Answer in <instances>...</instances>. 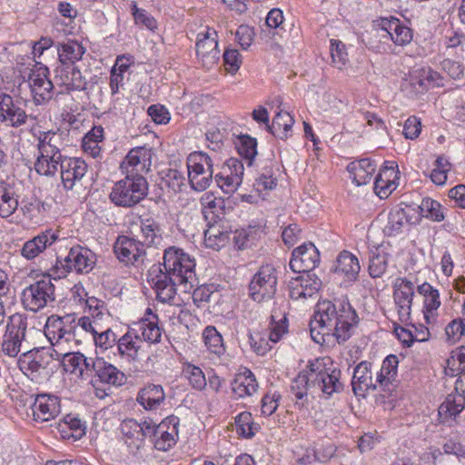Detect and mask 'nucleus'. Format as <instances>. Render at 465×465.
Masks as SVG:
<instances>
[{
	"label": "nucleus",
	"instance_id": "a19ab883",
	"mask_svg": "<svg viewBox=\"0 0 465 465\" xmlns=\"http://www.w3.org/2000/svg\"><path fill=\"white\" fill-rule=\"evenodd\" d=\"M202 213L204 219L210 223H215L223 213L224 202L222 198H217L213 193H205L200 199Z\"/></svg>",
	"mask_w": 465,
	"mask_h": 465
},
{
	"label": "nucleus",
	"instance_id": "0eeeda50",
	"mask_svg": "<svg viewBox=\"0 0 465 465\" xmlns=\"http://www.w3.org/2000/svg\"><path fill=\"white\" fill-rule=\"evenodd\" d=\"M213 163L205 153L194 152L187 157L188 180L192 189L204 191L213 181Z\"/></svg>",
	"mask_w": 465,
	"mask_h": 465
},
{
	"label": "nucleus",
	"instance_id": "bb28decb",
	"mask_svg": "<svg viewBox=\"0 0 465 465\" xmlns=\"http://www.w3.org/2000/svg\"><path fill=\"white\" fill-rule=\"evenodd\" d=\"M54 81L66 90H84L85 78L74 64H59L54 70Z\"/></svg>",
	"mask_w": 465,
	"mask_h": 465
},
{
	"label": "nucleus",
	"instance_id": "bf43d9fd",
	"mask_svg": "<svg viewBox=\"0 0 465 465\" xmlns=\"http://www.w3.org/2000/svg\"><path fill=\"white\" fill-rule=\"evenodd\" d=\"M183 372L190 384L194 389L202 391L206 387L207 381L205 375L199 367L188 364L184 367Z\"/></svg>",
	"mask_w": 465,
	"mask_h": 465
},
{
	"label": "nucleus",
	"instance_id": "c9c22d12",
	"mask_svg": "<svg viewBox=\"0 0 465 465\" xmlns=\"http://www.w3.org/2000/svg\"><path fill=\"white\" fill-rule=\"evenodd\" d=\"M417 291L423 297L424 318L429 322L430 317H434L437 314L441 304L440 292L428 282L419 285Z\"/></svg>",
	"mask_w": 465,
	"mask_h": 465
},
{
	"label": "nucleus",
	"instance_id": "39448f33",
	"mask_svg": "<svg viewBox=\"0 0 465 465\" xmlns=\"http://www.w3.org/2000/svg\"><path fill=\"white\" fill-rule=\"evenodd\" d=\"M179 419L171 416L156 424L152 420H145L139 424L143 436L153 443L155 449L167 451L173 447L178 437Z\"/></svg>",
	"mask_w": 465,
	"mask_h": 465
},
{
	"label": "nucleus",
	"instance_id": "5fc2aeb1",
	"mask_svg": "<svg viewBox=\"0 0 465 465\" xmlns=\"http://www.w3.org/2000/svg\"><path fill=\"white\" fill-rule=\"evenodd\" d=\"M376 253H372L370 257L369 274L372 278L381 277L388 267V254L384 251L376 250Z\"/></svg>",
	"mask_w": 465,
	"mask_h": 465
},
{
	"label": "nucleus",
	"instance_id": "0e129e2a",
	"mask_svg": "<svg viewBox=\"0 0 465 465\" xmlns=\"http://www.w3.org/2000/svg\"><path fill=\"white\" fill-rule=\"evenodd\" d=\"M225 70L234 74L242 64V56L235 49L226 50L223 54Z\"/></svg>",
	"mask_w": 465,
	"mask_h": 465
},
{
	"label": "nucleus",
	"instance_id": "09e8293b",
	"mask_svg": "<svg viewBox=\"0 0 465 465\" xmlns=\"http://www.w3.org/2000/svg\"><path fill=\"white\" fill-rule=\"evenodd\" d=\"M260 430V425L253 422L251 412L243 411L235 417V430L244 437L252 438Z\"/></svg>",
	"mask_w": 465,
	"mask_h": 465
},
{
	"label": "nucleus",
	"instance_id": "7ed1b4c3",
	"mask_svg": "<svg viewBox=\"0 0 465 465\" xmlns=\"http://www.w3.org/2000/svg\"><path fill=\"white\" fill-rule=\"evenodd\" d=\"M45 334L55 352L60 351H72L80 342L79 334L76 333V325L69 315L59 317L51 315L45 325Z\"/></svg>",
	"mask_w": 465,
	"mask_h": 465
},
{
	"label": "nucleus",
	"instance_id": "b1692460",
	"mask_svg": "<svg viewBox=\"0 0 465 465\" xmlns=\"http://www.w3.org/2000/svg\"><path fill=\"white\" fill-rule=\"evenodd\" d=\"M61 179L66 190H72L87 172V163L80 158H64L60 164Z\"/></svg>",
	"mask_w": 465,
	"mask_h": 465
},
{
	"label": "nucleus",
	"instance_id": "412c9836",
	"mask_svg": "<svg viewBox=\"0 0 465 465\" xmlns=\"http://www.w3.org/2000/svg\"><path fill=\"white\" fill-rule=\"evenodd\" d=\"M302 274L290 281V297L292 300H306L314 296L322 287V281L311 272Z\"/></svg>",
	"mask_w": 465,
	"mask_h": 465
},
{
	"label": "nucleus",
	"instance_id": "a211bd4d",
	"mask_svg": "<svg viewBox=\"0 0 465 465\" xmlns=\"http://www.w3.org/2000/svg\"><path fill=\"white\" fill-rule=\"evenodd\" d=\"M320 262V252L312 242L295 248L290 261V267L295 272H311Z\"/></svg>",
	"mask_w": 465,
	"mask_h": 465
},
{
	"label": "nucleus",
	"instance_id": "c85d7f7f",
	"mask_svg": "<svg viewBox=\"0 0 465 465\" xmlns=\"http://www.w3.org/2000/svg\"><path fill=\"white\" fill-rule=\"evenodd\" d=\"M38 143L37 148L39 153H44L45 156L53 155L63 158L61 154V147L64 145L63 133L59 131H38L34 133Z\"/></svg>",
	"mask_w": 465,
	"mask_h": 465
},
{
	"label": "nucleus",
	"instance_id": "c03bdc74",
	"mask_svg": "<svg viewBox=\"0 0 465 465\" xmlns=\"http://www.w3.org/2000/svg\"><path fill=\"white\" fill-rule=\"evenodd\" d=\"M396 177L394 166L385 167L380 172L374 182V190L380 198H387L396 189Z\"/></svg>",
	"mask_w": 465,
	"mask_h": 465
},
{
	"label": "nucleus",
	"instance_id": "20e7f679",
	"mask_svg": "<svg viewBox=\"0 0 465 465\" xmlns=\"http://www.w3.org/2000/svg\"><path fill=\"white\" fill-rule=\"evenodd\" d=\"M309 370L312 387L320 390L328 397L342 391L341 371L333 367L330 358H318L310 361Z\"/></svg>",
	"mask_w": 465,
	"mask_h": 465
},
{
	"label": "nucleus",
	"instance_id": "3c124183",
	"mask_svg": "<svg viewBox=\"0 0 465 465\" xmlns=\"http://www.w3.org/2000/svg\"><path fill=\"white\" fill-rule=\"evenodd\" d=\"M140 228L145 244H156L160 241L161 228L154 219L151 217L141 219Z\"/></svg>",
	"mask_w": 465,
	"mask_h": 465
},
{
	"label": "nucleus",
	"instance_id": "864d4df0",
	"mask_svg": "<svg viewBox=\"0 0 465 465\" xmlns=\"http://www.w3.org/2000/svg\"><path fill=\"white\" fill-rule=\"evenodd\" d=\"M419 208L421 214L431 221L441 222L445 218L441 204L431 198H424Z\"/></svg>",
	"mask_w": 465,
	"mask_h": 465
},
{
	"label": "nucleus",
	"instance_id": "7c9ffc66",
	"mask_svg": "<svg viewBox=\"0 0 465 465\" xmlns=\"http://www.w3.org/2000/svg\"><path fill=\"white\" fill-rule=\"evenodd\" d=\"M27 114L25 112L15 104L12 96L9 94H0V120L8 122L13 127H18L25 124Z\"/></svg>",
	"mask_w": 465,
	"mask_h": 465
},
{
	"label": "nucleus",
	"instance_id": "6e6552de",
	"mask_svg": "<svg viewBox=\"0 0 465 465\" xmlns=\"http://www.w3.org/2000/svg\"><path fill=\"white\" fill-rule=\"evenodd\" d=\"M55 288L49 276L30 284L24 289L21 300L24 307L31 312H38L55 300Z\"/></svg>",
	"mask_w": 465,
	"mask_h": 465
},
{
	"label": "nucleus",
	"instance_id": "13d9d810",
	"mask_svg": "<svg viewBox=\"0 0 465 465\" xmlns=\"http://www.w3.org/2000/svg\"><path fill=\"white\" fill-rule=\"evenodd\" d=\"M330 50L332 64L340 70L342 69L348 62L345 45L340 40L331 39Z\"/></svg>",
	"mask_w": 465,
	"mask_h": 465
},
{
	"label": "nucleus",
	"instance_id": "72a5a7b5",
	"mask_svg": "<svg viewBox=\"0 0 465 465\" xmlns=\"http://www.w3.org/2000/svg\"><path fill=\"white\" fill-rule=\"evenodd\" d=\"M93 369L95 376L103 383L121 386L126 381V377L123 371L113 364L104 361L103 359L96 358L95 361L93 362Z\"/></svg>",
	"mask_w": 465,
	"mask_h": 465
},
{
	"label": "nucleus",
	"instance_id": "79ce46f5",
	"mask_svg": "<svg viewBox=\"0 0 465 465\" xmlns=\"http://www.w3.org/2000/svg\"><path fill=\"white\" fill-rule=\"evenodd\" d=\"M361 266L358 258L350 252H341L336 260L334 272L344 274L349 280L355 281Z\"/></svg>",
	"mask_w": 465,
	"mask_h": 465
},
{
	"label": "nucleus",
	"instance_id": "ea45409f",
	"mask_svg": "<svg viewBox=\"0 0 465 465\" xmlns=\"http://www.w3.org/2000/svg\"><path fill=\"white\" fill-rule=\"evenodd\" d=\"M375 169V164L370 159H361L348 165V171L357 185L370 183Z\"/></svg>",
	"mask_w": 465,
	"mask_h": 465
},
{
	"label": "nucleus",
	"instance_id": "f257e3e1",
	"mask_svg": "<svg viewBox=\"0 0 465 465\" xmlns=\"http://www.w3.org/2000/svg\"><path fill=\"white\" fill-rule=\"evenodd\" d=\"M357 323L358 315L350 302L321 301L310 322L311 335L318 343L325 341L324 336H332L341 344L351 338Z\"/></svg>",
	"mask_w": 465,
	"mask_h": 465
},
{
	"label": "nucleus",
	"instance_id": "cd10ccee",
	"mask_svg": "<svg viewBox=\"0 0 465 465\" xmlns=\"http://www.w3.org/2000/svg\"><path fill=\"white\" fill-rule=\"evenodd\" d=\"M32 411L35 420L47 421L59 414V400L53 395H37L32 405Z\"/></svg>",
	"mask_w": 465,
	"mask_h": 465
},
{
	"label": "nucleus",
	"instance_id": "4468645a",
	"mask_svg": "<svg viewBox=\"0 0 465 465\" xmlns=\"http://www.w3.org/2000/svg\"><path fill=\"white\" fill-rule=\"evenodd\" d=\"M49 70L45 65L36 66L28 76V85L36 104L49 101L53 96L54 84L48 78Z\"/></svg>",
	"mask_w": 465,
	"mask_h": 465
},
{
	"label": "nucleus",
	"instance_id": "37998d69",
	"mask_svg": "<svg viewBox=\"0 0 465 465\" xmlns=\"http://www.w3.org/2000/svg\"><path fill=\"white\" fill-rule=\"evenodd\" d=\"M410 207L392 209L388 215V222L383 228V232L388 236H395L401 232L402 228L410 222L409 220Z\"/></svg>",
	"mask_w": 465,
	"mask_h": 465
},
{
	"label": "nucleus",
	"instance_id": "49530a36",
	"mask_svg": "<svg viewBox=\"0 0 465 465\" xmlns=\"http://www.w3.org/2000/svg\"><path fill=\"white\" fill-rule=\"evenodd\" d=\"M294 124L293 117L286 111H280L274 116L272 124L268 125V131L274 136L286 139Z\"/></svg>",
	"mask_w": 465,
	"mask_h": 465
},
{
	"label": "nucleus",
	"instance_id": "9b49d317",
	"mask_svg": "<svg viewBox=\"0 0 465 465\" xmlns=\"http://www.w3.org/2000/svg\"><path fill=\"white\" fill-rule=\"evenodd\" d=\"M148 282L154 289L157 300L162 302H172L176 294V286L183 283L173 280V275L162 270L161 265H153L149 270Z\"/></svg>",
	"mask_w": 465,
	"mask_h": 465
},
{
	"label": "nucleus",
	"instance_id": "a18cd8bd",
	"mask_svg": "<svg viewBox=\"0 0 465 465\" xmlns=\"http://www.w3.org/2000/svg\"><path fill=\"white\" fill-rule=\"evenodd\" d=\"M17 207L18 199L15 188L5 182H0V216L10 217Z\"/></svg>",
	"mask_w": 465,
	"mask_h": 465
},
{
	"label": "nucleus",
	"instance_id": "f8f14e48",
	"mask_svg": "<svg viewBox=\"0 0 465 465\" xmlns=\"http://www.w3.org/2000/svg\"><path fill=\"white\" fill-rule=\"evenodd\" d=\"M25 351L18 360L19 369L32 381L37 380L46 372L52 355L44 350H28V347H25Z\"/></svg>",
	"mask_w": 465,
	"mask_h": 465
},
{
	"label": "nucleus",
	"instance_id": "603ef678",
	"mask_svg": "<svg viewBox=\"0 0 465 465\" xmlns=\"http://www.w3.org/2000/svg\"><path fill=\"white\" fill-rule=\"evenodd\" d=\"M63 356V365L67 372L79 377L80 370L84 364V356L80 352H72L71 351H60L56 352Z\"/></svg>",
	"mask_w": 465,
	"mask_h": 465
},
{
	"label": "nucleus",
	"instance_id": "c756f323",
	"mask_svg": "<svg viewBox=\"0 0 465 465\" xmlns=\"http://www.w3.org/2000/svg\"><path fill=\"white\" fill-rule=\"evenodd\" d=\"M410 84L416 93H423L430 88L443 84L440 74L430 68H420L410 74Z\"/></svg>",
	"mask_w": 465,
	"mask_h": 465
},
{
	"label": "nucleus",
	"instance_id": "f3484780",
	"mask_svg": "<svg viewBox=\"0 0 465 465\" xmlns=\"http://www.w3.org/2000/svg\"><path fill=\"white\" fill-rule=\"evenodd\" d=\"M152 150L141 146L129 151L121 163V169L125 175H142L149 172L152 164Z\"/></svg>",
	"mask_w": 465,
	"mask_h": 465
},
{
	"label": "nucleus",
	"instance_id": "473e14b6",
	"mask_svg": "<svg viewBox=\"0 0 465 465\" xmlns=\"http://www.w3.org/2000/svg\"><path fill=\"white\" fill-rule=\"evenodd\" d=\"M58 239L57 233L47 230L25 242L21 255L26 260H32L42 253L48 246Z\"/></svg>",
	"mask_w": 465,
	"mask_h": 465
},
{
	"label": "nucleus",
	"instance_id": "f03ea898",
	"mask_svg": "<svg viewBox=\"0 0 465 465\" xmlns=\"http://www.w3.org/2000/svg\"><path fill=\"white\" fill-rule=\"evenodd\" d=\"M164 272L173 275V279L183 283V292H187L197 284L194 272L195 262L183 249L171 246L163 253Z\"/></svg>",
	"mask_w": 465,
	"mask_h": 465
},
{
	"label": "nucleus",
	"instance_id": "680f3d73",
	"mask_svg": "<svg viewBox=\"0 0 465 465\" xmlns=\"http://www.w3.org/2000/svg\"><path fill=\"white\" fill-rule=\"evenodd\" d=\"M456 363H459L460 375L465 373V346H461L456 351H453L452 355L447 360L448 368L445 371L447 374L454 375Z\"/></svg>",
	"mask_w": 465,
	"mask_h": 465
},
{
	"label": "nucleus",
	"instance_id": "2f4dec72",
	"mask_svg": "<svg viewBox=\"0 0 465 465\" xmlns=\"http://www.w3.org/2000/svg\"><path fill=\"white\" fill-rule=\"evenodd\" d=\"M259 388L258 381L254 374L247 368L238 372L232 382V393L237 399L251 397L257 392Z\"/></svg>",
	"mask_w": 465,
	"mask_h": 465
},
{
	"label": "nucleus",
	"instance_id": "a878e982",
	"mask_svg": "<svg viewBox=\"0 0 465 465\" xmlns=\"http://www.w3.org/2000/svg\"><path fill=\"white\" fill-rule=\"evenodd\" d=\"M288 302L284 297H276L272 311V327L269 334V340L276 343L287 332L286 310Z\"/></svg>",
	"mask_w": 465,
	"mask_h": 465
},
{
	"label": "nucleus",
	"instance_id": "dca6fc26",
	"mask_svg": "<svg viewBox=\"0 0 465 465\" xmlns=\"http://www.w3.org/2000/svg\"><path fill=\"white\" fill-rule=\"evenodd\" d=\"M243 173L244 167L242 161L230 158L223 166L222 171L215 175V181L225 193L231 194L242 184Z\"/></svg>",
	"mask_w": 465,
	"mask_h": 465
},
{
	"label": "nucleus",
	"instance_id": "4be33fe9",
	"mask_svg": "<svg viewBox=\"0 0 465 465\" xmlns=\"http://www.w3.org/2000/svg\"><path fill=\"white\" fill-rule=\"evenodd\" d=\"M351 386L354 394L361 397H364L366 392L375 390L379 386L376 377H373V368L371 362L364 361L354 368Z\"/></svg>",
	"mask_w": 465,
	"mask_h": 465
},
{
	"label": "nucleus",
	"instance_id": "58836bf2",
	"mask_svg": "<svg viewBox=\"0 0 465 465\" xmlns=\"http://www.w3.org/2000/svg\"><path fill=\"white\" fill-rule=\"evenodd\" d=\"M398 358L389 355L382 361L380 371L375 370L376 381L383 391H391L392 381L397 376Z\"/></svg>",
	"mask_w": 465,
	"mask_h": 465
},
{
	"label": "nucleus",
	"instance_id": "e433bc0d",
	"mask_svg": "<svg viewBox=\"0 0 465 465\" xmlns=\"http://www.w3.org/2000/svg\"><path fill=\"white\" fill-rule=\"evenodd\" d=\"M60 64H74L85 53V48L75 40H67L56 45Z\"/></svg>",
	"mask_w": 465,
	"mask_h": 465
},
{
	"label": "nucleus",
	"instance_id": "8fccbe9b",
	"mask_svg": "<svg viewBox=\"0 0 465 465\" xmlns=\"http://www.w3.org/2000/svg\"><path fill=\"white\" fill-rule=\"evenodd\" d=\"M63 158L48 155L45 156L44 153H39L35 163V169L37 173L45 176H54L60 166Z\"/></svg>",
	"mask_w": 465,
	"mask_h": 465
},
{
	"label": "nucleus",
	"instance_id": "2eb2a0df",
	"mask_svg": "<svg viewBox=\"0 0 465 465\" xmlns=\"http://www.w3.org/2000/svg\"><path fill=\"white\" fill-rule=\"evenodd\" d=\"M65 272L84 274L91 272L95 264V254L89 249L76 245L70 249L64 261H57Z\"/></svg>",
	"mask_w": 465,
	"mask_h": 465
},
{
	"label": "nucleus",
	"instance_id": "e2e57ef3",
	"mask_svg": "<svg viewBox=\"0 0 465 465\" xmlns=\"http://www.w3.org/2000/svg\"><path fill=\"white\" fill-rule=\"evenodd\" d=\"M449 340L459 341L465 334V318L452 320L445 328Z\"/></svg>",
	"mask_w": 465,
	"mask_h": 465
},
{
	"label": "nucleus",
	"instance_id": "4c0bfd02",
	"mask_svg": "<svg viewBox=\"0 0 465 465\" xmlns=\"http://www.w3.org/2000/svg\"><path fill=\"white\" fill-rule=\"evenodd\" d=\"M142 339L131 326L128 331L123 335L117 341L119 354L127 358L129 361H134L138 357L139 350L142 345Z\"/></svg>",
	"mask_w": 465,
	"mask_h": 465
},
{
	"label": "nucleus",
	"instance_id": "5701e85b",
	"mask_svg": "<svg viewBox=\"0 0 465 465\" xmlns=\"http://www.w3.org/2000/svg\"><path fill=\"white\" fill-rule=\"evenodd\" d=\"M158 322V316L148 308L144 316L139 322L132 324L133 331L140 335L142 342L158 343L162 338V330Z\"/></svg>",
	"mask_w": 465,
	"mask_h": 465
},
{
	"label": "nucleus",
	"instance_id": "6ab92c4d",
	"mask_svg": "<svg viewBox=\"0 0 465 465\" xmlns=\"http://www.w3.org/2000/svg\"><path fill=\"white\" fill-rule=\"evenodd\" d=\"M465 409V373L459 375L455 382V392L448 395L439 407V415L445 422L448 418L455 419Z\"/></svg>",
	"mask_w": 465,
	"mask_h": 465
},
{
	"label": "nucleus",
	"instance_id": "393cba45",
	"mask_svg": "<svg viewBox=\"0 0 465 465\" xmlns=\"http://www.w3.org/2000/svg\"><path fill=\"white\" fill-rule=\"evenodd\" d=\"M114 251L117 258L126 263L138 262L145 253L143 243L124 235L117 238Z\"/></svg>",
	"mask_w": 465,
	"mask_h": 465
},
{
	"label": "nucleus",
	"instance_id": "6e6d98bb",
	"mask_svg": "<svg viewBox=\"0 0 465 465\" xmlns=\"http://www.w3.org/2000/svg\"><path fill=\"white\" fill-rule=\"evenodd\" d=\"M310 387H312V382L308 364L306 369L302 371L292 381L291 390L297 400H302L307 395V391Z\"/></svg>",
	"mask_w": 465,
	"mask_h": 465
},
{
	"label": "nucleus",
	"instance_id": "1a4fd4ad",
	"mask_svg": "<svg viewBox=\"0 0 465 465\" xmlns=\"http://www.w3.org/2000/svg\"><path fill=\"white\" fill-rule=\"evenodd\" d=\"M276 270L271 264L260 267L249 284V294L257 302L272 299L276 292Z\"/></svg>",
	"mask_w": 465,
	"mask_h": 465
},
{
	"label": "nucleus",
	"instance_id": "9d476101",
	"mask_svg": "<svg viewBox=\"0 0 465 465\" xmlns=\"http://www.w3.org/2000/svg\"><path fill=\"white\" fill-rule=\"evenodd\" d=\"M27 323L21 314H14L9 318L6 330L3 336L2 350L5 354L15 357L24 348Z\"/></svg>",
	"mask_w": 465,
	"mask_h": 465
},
{
	"label": "nucleus",
	"instance_id": "4d7b16f0",
	"mask_svg": "<svg viewBox=\"0 0 465 465\" xmlns=\"http://www.w3.org/2000/svg\"><path fill=\"white\" fill-rule=\"evenodd\" d=\"M236 148L239 154L248 161V165H251L257 154L256 140L249 135H242L238 139Z\"/></svg>",
	"mask_w": 465,
	"mask_h": 465
},
{
	"label": "nucleus",
	"instance_id": "69168bd1",
	"mask_svg": "<svg viewBox=\"0 0 465 465\" xmlns=\"http://www.w3.org/2000/svg\"><path fill=\"white\" fill-rule=\"evenodd\" d=\"M133 15L134 17L135 23L138 25H143L146 26L150 30H153L156 28V20L147 14V12L143 9H139L136 4H133Z\"/></svg>",
	"mask_w": 465,
	"mask_h": 465
},
{
	"label": "nucleus",
	"instance_id": "338daca9",
	"mask_svg": "<svg viewBox=\"0 0 465 465\" xmlns=\"http://www.w3.org/2000/svg\"><path fill=\"white\" fill-rule=\"evenodd\" d=\"M281 395L277 392L267 393L262 400L261 412L264 416H271L278 408Z\"/></svg>",
	"mask_w": 465,
	"mask_h": 465
},
{
	"label": "nucleus",
	"instance_id": "de8ad7c7",
	"mask_svg": "<svg viewBox=\"0 0 465 465\" xmlns=\"http://www.w3.org/2000/svg\"><path fill=\"white\" fill-rule=\"evenodd\" d=\"M203 339L210 353L220 357L225 352L223 337L215 327L207 326L203 330Z\"/></svg>",
	"mask_w": 465,
	"mask_h": 465
},
{
	"label": "nucleus",
	"instance_id": "f704fd0d",
	"mask_svg": "<svg viewBox=\"0 0 465 465\" xmlns=\"http://www.w3.org/2000/svg\"><path fill=\"white\" fill-rule=\"evenodd\" d=\"M165 400V393L161 385L148 384L140 390L136 401L147 411H156Z\"/></svg>",
	"mask_w": 465,
	"mask_h": 465
},
{
	"label": "nucleus",
	"instance_id": "ddd939ff",
	"mask_svg": "<svg viewBox=\"0 0 465 465\" xmlns=\"http://www.w3.org/2000/svg\"><path fill=\"white\" fill-rule=\"evenodd\" d=\"M393 289V299L399 321L402 323H408L411 320L414 284L405 277H399L394 282Z\"/></svg>",
	"mask_w": 465,
	"mask_h": 465
},
{
	"label": "nucleus",
	"instance_id": "423d86ee",
	"mask_svg": "<svg viewBox=\"0 0 465 465\" xmlns=\"http://www.w3.org/2000/svg\"><path fill=\"white\" fill-rule=\"evenodd\" d=\"M148 192V183L142 175L129 176L117 182L110 193L111 201L118 206L132 207L142 201Z\"/></svg>",
	"mask_w": 465,
	"mask_h": 465
},
{
	"label": "nucleus",
	"instance_id": "774afa93",
	"mask_svg": "<svg viewBox=\"0 0 465 465\" xmlns=\"http://www.w3.org/2000/svg\"><path fill=\"white\" fill-rule=\"evenodd\" d=\"M148 114L158 124H165L170 121L168 110L161 104H153L148 108Z\"/></svg>",
	"mask_w": 465,
	"mask_h": 465
},
{
	"label": "nucleus",
	"instance_id": "052dcab7",
	"mask_svg": "<svg viewBox=\"0 0 465 465\" xmlns=\"http://www.w3.org/2000/svg\"><path fill=\"white\" fill-rule=\"evenodd\" d=\"M227 236L215 225H211L204 232V242L209 248H220L225 242Z\"/></svg>",
	"mask_w": 465,
	"mask_h": 465
},
{
	"label": "nucleus",
	"instance_id": "aec40b11",
	"mask_svg": "<svg viewBox=\"0 0 465 465\" xmlns=\"http://www.w3.org/2000/svg\"><path fill=\"white\" fill-rule=\"evenodd\" d=\"M203 35V37L198 38L196 43V54L203 66L211 68L220 59V50L216 39L217 33L214 30L208 29ZM198 36H201V34Z\"/></svg>",
	"mask_w": 465,
	"mask_h": 465
}]
</instances>
